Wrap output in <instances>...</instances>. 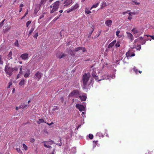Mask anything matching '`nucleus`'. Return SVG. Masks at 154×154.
<instances>
[{
	"instance_id": "nucleus-31",
	"label": "nucleus",
	"mask_w": 154,
	"mask_h": 154,
	"mask_svg": "<svg viewBox=\"0 0 154 154\" xmlns=\"http://www.w3.org/2000/svg\"><path fill=\"white\" fill-rule=\"evenodd\" d=\"M22 105L23 106V109L27 108L29 106V105L27 104H22Z\"/></svg>"
},
{
	"instance_id": "nucleus-42",
	"label": "nucleus",
	"mask_w": 154,
	"mask_h": 154,
	"mask_svg": "<svg viewBox=\"0 0 154 154\" xmlns=\"http://www.w3.org/2000/svg\"><path fill=\"white\" fill-rule=\"evenodd\" d=\"M5 20H3L0 23V27H2L3 25Z\"/></svg>"
},
{
	"instance_id": "nucleus-24",
	"label": "nucleus",
	"mask_w": 154,
	"mask_h": 154,
	"mask_svg": "<svg viewBox=\"0 0 154 154\" xmlns=\"http://www.w3.org/2000/svg\"><path fill=\"white\" fill-rule=\"evenodd\" d=\"M79 7V5L78 3H76L75 5L72 6L74 10H75Z\"/></svg>"
},
{
	"instance_id": "nucleus-39",
	"label": "nucleus",
	"mask_w": 154,
	"mask_h": 154,
	"mask_svg": "<svg viewBox=\"0 0 154 154\" xmlns=\"http://www.w3.org/2000/svg\"><path fill=\"white\" fill-rule=\"evenodd\" d=\"M133 70L134 71V72L136 73H137V72L138 71V70L136 69L135 67H134L133 68Z\"/></svg>"
},
{
	"instance_id": "nucleus-6",
	"label": "nucleus",
	"mask_w": 154,
	"mask_h": 154,
	"mask_svg": "<svg viewBox=\"0 0 154 154\" xmlns=\"http://www.w3.org/2000/svg\"><path fill=\"white\" fill-rule=\"evenodd\" d=\"M90 77V75L88 73L87 74L85 73L83 75L82 79L83 82V85L85 86L87 85Z\"/></svg>"
},
{
	"instance_id": "nucleus-34",
	"label": "nucleus",
	"mask_w": 154,
	"mask_h": 154,
	"mask_svg": "<svg viewBox=\"0 0 154 154\" xmlns=\"http://www.w3.org/2000/svg\"><path fill=\"white\" fill-rule=\"evenodd\" d=\"M82 50L83 52H85L86 51V48L83 47H80V50Z\"/></svg>"
},
{
	"instance_id": "nucleus-14",
	"label": "nucleus",
	"mask_w": 154,
	"mask_h": 154,
	"mask_svg": "<svg viewBox=\"0 0 154 154\" xmlns=\"http://www.w3.org/2000/svg\"><path fill=\"white\" fill-rule=\"evenodd\" d=\"M72 0H66L64 2V6H67L72 2Z\"/></svg>"
},
{
	"instance_id": "nucleus-10",
	"label": "nucleus",
	"mask_w": 154,
	"mask_h": 154,
	"mask_svg": "<svg viewBox=\"0 0 154 154\" xmlns=\"http://www.w3.org/2000/svg\"><path fill=\"white\" fill-rule=\"evenodd\" d=\"M127 37L130 40V41L132 42L134 39V37L132 34L130 32H126Z\"/></svg>"
},
{
	"instance_id": "nucleus-58",
	"label": "nucleus",
	"mask_w": 154,
	"mask_h": 154,
	"mask_svg": "<svg viewBox=\"0 0 154 154\" xmlns=\"http://www.w3.org/2000/svg\"><path fill=\"white\" fill-rule=\"evenodd\" d=\"M12 85V82H9V83H8V85L10 86L11 85Z\"/></svg>"
},
{
	"instance_id": "nucleus-17",
	"label": "nucleus",
	"mask_w": 154,
	"mask_h": 154,
	"mask_svg": "<svg viewBox=\"0 0 154 154\" xmlns=\"http://www.w3.org/2000/svg\"><path fill=\"white\" fill-rule=\"evenodd\" d=\"M130 3L133 5H139L140 4L139 2H137V0H133Z\"/></svg>"
},
{
	"instance_id": "nucleus-49",
	"label": "nucleus",
	"mask_w": 154,
	"mask_h": 154,
	"mask_svg": "<svg viewBox=\"0 0 154 154\" xmlns=\"http://www.w3.org/2000/svg\"><path fill=\"white\" fill-rule=\"evenodd\" d=\"M22 66H21V68H20V71L19 72V74H21L22 73Z\"/></svg>"
},
{
	"instance_id": "nucleus-5",
	"label": "nucleus",
	"mask_w": 154,
	"mask_h": 154,
	"mask_svg": "<svg viewBox=\"0 0 154 154\" xmlns=\"http://www.w3.org/2000/svg\"><path fill=\"white\" fill-rule=\"evenodd\" d=\"M83 104H76L75 105V107L79 110L82 112L83 111H86V104L85 103H83Z\"/></svg>"
},
{
	"instance_id": "nucleus-15",
	"label": "nucleus",
	"mask_w": 154,
	"mask_h": 154,
	"mask_svg": "<svg viewBox=\"0 0 154 154\" xmlns=\"http://www.w3.org/2000/svg\"><path fill=\"white\" fill-rule=\"evenodd\" d=\"M112 23V21L110 20H106L105 22V24L108 27H110Z\"/></svg>"
},
{
	"instance_id": "nucleus-51",
	"label": "nucleus",
	"mask_w": 154,
	"mask_h": 154,
	"mask_svg": "<svg viewBox=\"0 0 154 154\" xmlns=\"http://www.w3.org/2000/svg\"><path fill=\"white\" fill-rule=\"evenodd\" d=\"M128 12H129L128 13V14H129V15L130 16H131V14H133L134 15H135V14L134 13L131 12H130L129 11Z\"/></svg>"
},
{
	"instance_id": "nucleus-29",
	"label": "nucleus",
	"mask_w": 154,
	"mask_h": 154,
	"mask_svg": "<svg viewBox=\"0 0 154 154\" xmlns=\"http://www.w3.org/2000/svg\"><path fill=\"white\" fill-rule=\"evenodd\" d=\"M140 43L142 44V45H143V44H144L146 42V40H145V39H143V40H141L140 41Z\"/></svg>"
},
{
	"instance_id": "nucleus-1",
	"label": "nucleus",
	"mask_w": 154,
	"mask_h": 154,
	"mask_svg": "<svg viewBox=\"0 0 154 154\" xmlns=\"http://www.w3.org/2000/svg\"><path fill=\"white\" fill-rule=\"evenodd\" d=\"M18 70V69L17 67L12 68L11 66H10L9 64L6 65L5 68V72L7 75H8L9 77L12 75L13 72H15Z\"/></svg>"
},
{
	"instance_id": "nucleus-33",
	"label": "nucleus",
	"mask_w": 154,
	"mask_h": 154,
	"mask_svg": "<svg viewBox=\"0 0 154 154\" xmlns=\"http://www.w3.org/2000/svg\"><path fill=\"white\" fill-rule=\"evenodd\" d=\"M126 56L128 57L129 56H131V57H133L135 55L134 54H133L131 55H129V53L127 52L126 54Z\"/></svg>"
},
{
	"instance_id": "nucleus-46",
	"label": "nucleus",
	"mask_w": 154,
	"mask_h": 154,
	"mask_svg": "<svg viewBox=\"0 0 154 154\" xmlns=\"http://www.w3.org/2000/svg\"><path fill=\"white\" fill-rule=\"evenodd\" d=\"M3 64V61L2 60V57L0 56V65Z\"/></svg>"
},
{
	"instance_id": "nucleus-4",
	"label": "nucleus",
	"mask_w": 154,
	"mask_h": 154,
	"mask_svg": "<svg viewBox=\"0 0 154 154\" xmlns=\"http://www.w3.org/2000/svg\"><path fill=\"white\" fill-rule=\"evenodd\" d=\"M91 75L92 77L94 78L96 81H100L103 79H109V78L108 76L106 77V76L104 75L101 77L99 79L98 76L97 75L96 73L94 72H92L91 73Z\"/></svg>"
},
{
	"instance_id": "nucleus-21",
	"label": "nucleus",
	"mask_w": 154,
	"mask_h": 154,
	"mask_svg": "<svg viewBox=\"0 0 154 154\" xmlns=\"http://www.w3.org/2000/svg\"><path fill=\"white\" fill-rule=\"evenodd\" d=\"M25 80L24 79H23L19 83V85L20 86L24 85L25 84Z\"/></svg>"
},
{
	"instance_id": "nucleus-40",
	"label": "nucleus",
	"mask_w": 154,
	"mask_h": 154,
	"mask_svg": "<svg viewBox=\"0 0 154 154\" xmlns=\"http://www.w3.org/2000/svg\"><path fill=\"white\" fill-rule=\"evenodd\" d=\"M115 44L116 47H118L120 46V45L119 42H117V43H116Z\"/></svg>"
},
{
	"instance_id": "nucleus-54",
	"label": "nucleus",
	"mask_w": 154,
	"mask_h": 154,
	"mask_svg": "<svg viewBox=\"0 0 154 154\" xmlns=\"http://www.w3.org/2000/svg\"><path fill=\"white\" fill-rule=\"evenodd\" d=\"M85 113L84 112H82V116L83 117H85Z\"/></svg>"
},
{
	"instance_id": "nucleus-45",
	"label": "nucleus",
	"mask_w": 154,
	"mask_h": 154,
	"mask_svg": "<svg viewBox=\"0 0 154 154\" xmlns=\"http://www.w3.org/2000/svg\"><path fill=\"white\" fill-rule=\"evenodd\" d=\"M85 11V13L88 14H89L90 13H91V11L90 10H86Z\"/></svg>"
},
{
	"instance_id": "nucleus-13",
	"label": "nucleus",
	"mask_w": 154,
	"mask_h": 154,
	"mask_svg": "<svg viewBox=\"0 0 154 154\" xmlns=\"http://www.w3.org/2000/svg\"><path fill=\"white\" fill-rule=\"evenodd\" d=\"M79 97L81 101H85L86 99L87 98V95L85 94H84L82 95V96L81 95V94L80 95V96H79Z\"/></svg>"
},
{
	"instance_id": "nucleus-25",
	"label": "nucleus",
	"mask_w": 154,
	"mask_h": 154,
	"mask_svg": "<svg viewBox=\"0 0 154 154\" xmlns=\"http://www.w3.org/2000/svg\"><path fill=\"white\" fill-rule=\"evenodd\" d=\"M47 0H41L39 5H44Z\"/></svg>"
},
{
	"instance_id": "nucleus-3",
	"label": "nucleus",
	"mask_w": 154,
	"mask_h": 154,
	"mask_svg": "<svg viewBox=\"0 0 154 154\" xmlns=\"http://www.w3.org/2000/svg\"><path fill=\"white\" fill-rule=\"evenodd\" d=\"M91 75L92 77L94 78L96 81H100L103 79H109V78L108 76L106 77V76L104 75L101 77L99 79L98 76L97 75L96 73L94 72H92L91 73Z\"/></svg>"
},
{
	"instance_id": "nucleus-7",
	"label": "nucleus",
	"mask_w": 154,
	"mask_h": 154,
	"mask_svg": "<svg viewBox=\"0 0 154 154\" xmlns=\"http://www.w3.org/2000/svg\"><path fill=\"white\" fill-rule=\"evenodd\" d=\"M80 91L77 90H75L70 93L69 96L78 98L79 96H80Z\"/></svg>"
},
{
	"instance_id": "nucleus-48",
	"label": "nucleus",
	"mask_w": 154,
	"mask_h": 154,
	"mask_svg": "<svg viewBox=\"0 0 154 154\" xmlns=\"http://www.w3.org/2000/svg\"><path fill=\"white\" fill-rule=\"evenodd\" d=\"M146 36L147 37H148V36L150 37L152 39H154V35L152 36V35H146Z\"/></svg>"
},
{
	"instance_id": "nucleus-18",
	"label": "nucleus",
	"mask_w": 154,
	"mask_h": 154,
	"mask_svg": "<svg viewBox=\"0 0 154 154\" xmlns=\"http://www.w3.org/2000/svg\"><path fill=\"white\" fill-rule=\"evenodd\" d=\"M30 74V71L29 70H28L26 72L25 74H24V76L25 78H27L29 77Z\"/></svg>"
},
{
	"instance_id": "nucleus-52",
	"label": "nucleus",
	"mask_w": 154,
	"mask_h": 154,
	"mask_svg": "<svg viewBox=\"0 0 154 154\" xmlns=\"http://www.w3.org/2000/svg\"><path fill=\"white\" fill-rule=\"evenodd\" d=\"M16 150L18 152H22L20 150V149L19 148H17Z\"/></svg>"
},
{
	"instance_id": "nucleus-44",
	"label": "nucleus",
	"mask_w": 154,
	"mask_h": 154,
	"mask_svg": "<svg viewBox=\"0 0 154 154\" xmlns=\"http://www.w3.org/2000/svg\"><path fill=\"white\" fill-rule=\"evenodd\" d=\"M44 146L45 147H46L47 148H51V147L50 146V145H48L46 144H45L44 145Z\"/></svg>"
},
{
	"instance_id": "nucleus-57",
	"label": "nucleus",
	"mask_w": 154,
	"mask_h": 154,
	"mask_svg": "<svg viewBox=\"0 0 154 154\" xmlns=\"http://www.w3.org/2000/svg\"><path fill=\"white\" fill-rule=\"evenodd\" d=\"M46 123L48 125H52V124H53V122H51V123L50 124H49L48 123Z\"/></svg>"
},
{
	"instance_id": "nucleus-37",
	"label": "nucleus",
	"mask_w": 154,
	"mask_h": 154,
	"mask_svg": "<svg viewBox=\"0 0 154 154\" xmlns=\"http://www.w3.org/2000/svg\"><path fill=\"white\" fill-rule=\"evenodd\" d=\"M23 148L25 149V150H26L27 149V146L25 144H23Z\"/></svg>"
},
{
	"instance_id": "nucleus-62",
	"label": "nucleus",
	"mask_w": 154,
	"mask_h": 154,
	"mask_svg": "<svg viewBox=\"0 0 154 154\" xmlns=\"http://www.w3.org/2000/svg\"><path fill=\"white\" fill-rule=\"evenodd\" d=\"M93 142L95 144H96L97 143V141H93Z\"/></svg>"
},
{
	"instance_id": "nucleus-8",
	"label": "nucleus",
	"mask_w": 154,
	"mask_h": 154,
	"mask_svg": "<svg viewBox=\"0 0 154 154\" xmlns=\"http://www.w3.org/2000/svg\"><path fill=\"white\" fill-rule=\"evenodd\" d=\"M134 36L136 38L138 37L141 35L142 32L137 30L135 28H133L131 30Z\"/></svg>"
},
{
	"instance_id": "nucleus-27",
	"label": "nucleus",
	"mask_w": 154,
	"mask_h": 154,
	"mask_svg": "<svg viewBox=\"0 0 154 154\" xmlns=\"http://www.w3.org/2000/svg\"><path fill=\"white\" fill-rule=\"evenodd\" d=\"M34 29V27H31L30 30L29 31L28 36L30 35L31 34V33L33 31Z\"/></svg>"
},
{
	"instance_id": "nucleus-16",
	"label": "nucleus",
	"mask_w": 154,
	"mask_h": 154,
	"mask_svg": "<svg viewBox=\"0 0 154 154\" xmlns=\"http://www.w3.org/2000/svg\"><path fill=\"white\" fill-rule=\"evenodd\" d=\"M116 40H115L113 41L112 42H111L109 45L108 46V48H112L113 46L114 45V44L116 43Z\"/></svg>"
},
{
	"instance_id": "nucleus-63",
	"label": "nucleus",
	"mask_w": 154,
	"mask_h": 154,
	"mask_svg": "<svg viewBox=\"0 0 154 154\" xmlns=\"http://www.w3.org/2000/svg\"><path fill=\"white\" fill-rule=\"evenodd\" d=\"M20 74H19L18 75H17V79H18L19 78V75Z\"/></svg>"
},
{
	"instance_id": "nucleus-61",
	"label": "nucleus",
	"mask_w": 154,
	"mask_h": 154,
	"mask_svg": "<svg viewBox=\"0 0 154 154\" xmlns=\"http://www.w3.org/2000/svg\"><path fill=\"white\" fill-rule=\"evenodd\" d=\"M23 6V4H20V8H22V7Z\"/></svg>"
},
{
	"instance_id": "nucleus-22",
	"label": "nucleus",
	"mask_w": 154,
	"mask_h": 154,
	"mask_svg": "<svg viewBox=\"0 0 154 154\" xmlns=\"http://www.w3.org/2000/svg\"><path fill=\"white\" fill-rule=\"evenodd\" d=\"M96 136H98L99 137L101 138V137H103V134L100 132H98L96 134Z\"/></svg>"
},
{
	"instance_id": "nucleus-41",
	"label": "nucleus",
	"mask_w": 154,
	"mask_h": 154,
	"mask_svg": "<svg viewBox=\"0 0 154 154\" xmlns=\"http://www.w3.org/2000/svg\"><path fill=\"white\" fill-rule=\"evenodd\" d=\"M88 137L89 138L91 139H92L93 138V135L92 134H89Z\"/></svg>"
},
{
	"instance_id": "nucleus-64",
	"label": "nucleus",
	"mask_w": 154,
	"mask_h": 154,
	"mask_svg": "<svg viewBox=\"0 0 154 154\" xmlns=\"http://www.w3.org/2000/svg\"><path fill=\"white\" fill-rule=\"evenodd\" d=\"M22 8H20V10H19V12L20 13V12L21 11H22Z\"/></svg>"
},
{
	"instance_id": "nucleus-43",
	"label": "nucleus",
	"mask_w": 154,
	"mask_h": 154,
	"mask_svg": "<svg viewBox=\"0 0 154 154\" xmlns=\"http://www.w3.org/2000/svg\"><path fill=\"white\" fill-rule=\"evenodd\" d=\"M38 36V32L36 33H35V34L34 35L33 37L34 38H37V37Z\"/></svg>"
},
{
	"instance_id": "nucleus-47",
	"label": "nucleus",
	"mask_w": 154,
	"mask_h": 154,
	"mask_svg": "<svg viewBox=\"0 0 154 154\" xmlns=\"http://www.w3.org/2000/svg\"><path fill=\"white\" fill-rule=\"evenodd\" d=\"M61 15V14H60V16L59 17H56L54 20H53V21H56V20H57L58 19H59L60 16Z\"/></svg>"
},
{
	"instance_id": "nucleus-2",
	"label": "nucleus",
	"mask_w": 154,
	"mask_h": 154,
	"mask_svg": "<svg viewBox=\"0 0 154 154\" xmlns=\"http://www.w3.org/2000/svg\"><path fill=\"white\" fill-rule=\"evenodd\" d=\"M60 1H58L51 4L50 6V13H53L58 10L59 8Z\"/></svg>"
},
{
	"instance_id": "nucleus-60",
	"label": "nucleus",
	"mask_w": 154,
	"mask_h": 154,
	"mask_svg": "<svg viewBox=\"0 0 154 154\" xmlns=\"http://www.w3.org/2000/svg\"><path fill=\"white\" fill-rule=\"evenodd\" d=\"M128 12H129V11H127L126 12H124L123 13V15H125L126 13Z\"/></svg>"
},
{
	"instance_id": "nucleus-50",
	"label": "nucleus",
	"mask_w": 154,
	"mask_h": 154,
	"mask_svg": "<svg viewBox=\"0 0 154 154\" xmlns=\"http://www.w3.org/2000/svg\"><path fill=\"white\" fill-rule=\"evenodd\" d=\"M35 141V139L33 138H31V139L30 140V142L32 143L34 142Z\"/></svg>"
},
{
	"instance_id": "nucleus-19",
	"label": "nucleus",
	"mask_w": 154,
	"mask_h": 154,
	"mask_svg": "<svg viewBox=\"0 0 154 154\" xmlns=\"http://www.w3.org/2000/svg\"><path fill=\"white\" fill-rule=\"evenodd\" d=\"M143 38L142 36H140V37L137 38V39H135L134 41V42L136 43L137 42L140 41L141 40H143Z\"/></svg>"
},
{
	"instance_id": "nucleus-11",
	"label": "nucleus",
	"mask_w": 154,
	"mask_h": 154,
	"mask_svg": "<svg viewBox=\"0 0 154 154\" xmlns=\"http://www.w3.org/2000/svg\"><path fill=\"white\" fill-rule=\"evenodd\" d=\"M42 73L39 72L38 71L36 72L35 75V77L36 79L38 80H39L41 77H42Z\"/></svg>"
},
{
	"instance_id": "nucleus-32",
	"label": "nucleus",
	"mask_w": 154,
	"mask_h": 154,
	"mask_svg": "<svg viewBox=\"0 0 154 154\" xmlns=\"http://www.w3.org/2000/svg\"><path fill=\"white\" fill-rule=\"evenodd\" d=\"M14 45L17 47H19V45L18 44V41L17 40H16V41L14 42Z\"/></svg>"
},
{
	"instance_id": "nucleus-26",
	"label": "nucleus",
	"mask_w": 154,
	"mask_h": 154,
	"mask_svg": "<svg viewBox=\"0 0 154 154\" xmlns=\"http://www.w3.org/2000/svg\"><path fill=\"white\" fill-rule=\"evenodd\" d=\"M91 32H89V35L90 36L93 32L94 30V27L93 25H92L91 27Z\"/></svg>"
},
{
	"instance_id": "nucleus-12",
	"label": "nucleus",
	"mask_w": 154,
	"mask_h": 154,
	"mask_svg": "<svg viewBox=\"0 0 154 154\" xmlns=\"http://www.w3.org/2000/svg\"><path fill=\"white\" fill-rule=\"evenodd\" d=\"M29 54L27 53H24L22 54L20 56V57L22 59V60H25L28 59Z\"/></svg>"
},
{
	"instance_id": "nucleus-9",
	"label": "nucleus",
	"mask_w": 154,
	"mask_h": 154,
	"mask_svg": "<svg viewBox=\"0 0 154 154\" xmlns=\"http://www.w3.org/2000/svg\"><path fill=\"white\" fill-rule=\"evenodd\" d=\"M66 56V54L60 52L57 53L56 54L57 57L59 59H61L65 57Z\"/></svg>"
},
{
	"instance_id": "nucleus-55",
	"label": "nucleus",
	"mask_w": 154,
	"mask_h": 154,
	"mask_svg": "<svg viewBox=\"0 0 154 154\" xmlns=\"http://www.w3.org/2000/svg\"><path fill=\"white\" fill-rule=\"evenodd\" d=\"M138 48H137V50H140L141 49V47L140 45H139L138 47Z\"/></svg>"
},
{
	"instance_id": "nucleus-38",
	"label": "nucleus",
	"mask_w": 154,
	"mask_h": 154,
	"mask_svg": "<svg viewBox=\"0 0 154 154\" xmlns=\"http://www.w3.org/2000/svg\"><path fill=\"white\" fill-rule=\"evenodd\" d=\"M73 10H74L72 7L69 10H68L67 12L68 13H69Z\"/></svg>"
},
{
	"instance_id": "nucleus-28",
	"label": "nucleus",
	"mask_w": 154,
	"mask_h": 154,
	"mask_svg": "<svg viewBox=\"0 0 154 154\" xmlns=\"http://www.w3.org/2000/svg\"><path fill=\"white\" fill-rule=\"evenodd\" d=\"M99 2L97 3L96 4L94 5H92L91 8L90 9L91 10L92 8H96L98 5L99 4Z\"/></svg>"
},
{
	"instance_id": "nucleus-36",
	"label": "nucleus",
	"mask_w": 154,
	"mask_h": 154,
	"mask_svg": "<svg viewBox=\"0 0 154 154\" xmlns=\"http://www.w3.org/2000/svg\"><path fill=\"white\" fill-rule=\"evenodd\" d=\"M79 50H80V47H78L75 48L74 49V51L75 52H77Z\"/></svg>"
},
{
	"instance_id": "nucleus-59",
	"label": "nucleus",
	"mask_w": 154,
	"mask_h": 154,
	"mask_svg": "<svg viewBox=\"0 0 154 154\" xmlns=\"http://www.w3.org/2000/svg\"><path fill=\"white\" fill-rule=\"evenodd\" d=\"M18 108H19V109H21V108L23 109V106L22 105V104L20 106H19L18 107Z\"/></svg>"
},
{
	"instance_id": "nucleus-20",
	"label": "nucleus",
	"mask_w": 154,
	"mask_h": 154,
	"mask_svg": "<svg viewBox=\"0 0 154 154\" xmlns=\"http://www.w3.org/2000/svg\"><path fill=\"white\" fill-rule=\"evenodd\" d=\"M8 59L10 60L12 59V52L11 51H10L8 55Z\"/></svg>"
},
{
	"instance_id": "nucleus-23",
	"label": "nucleus",
	"mask_w": 154,
	"mask_h": 154,
	"mask_svg": "<svg viewBox=\"0 0 154 154\" xmlns=\"http://www.w3.org/2000/svg\"><path fill=\"white\" fill-rule=\"evenodd\" d=\"M37 122L38 124H40L42 122H45L46 123V122H45L44 120L42 119H39L37 121Z\"/></svg>"
},
{
	"instance_id": "nucleus-30",
	"label": "nucleus",
	"mask_w": 154,
	"mask_h": 154,
	"mask_svg": "<svg viewBox=\"0 0 154 154\" xmlns=\"http://www.w3.org/2000/svg\"><path fill=\"white\" fill-rule=\"evenodd\" d=\"M120 32V31L119 30H117L116 31V36H117L118 37H121V36H120L119 35V34Z\"/></svg>"
},
{
	"instance_id": "nucleus-56",
	"label": "nucleus",
	"mask_w": 154,
	"mask_h": 154,
	"mask_svg": "<svg viewBox=\"0 0 154 154\" xmlns=\"http://www.w3.org/2000/svg\"><path fill=\"white\" fill-rule=\"evenodd\" d=\"M48 142H51L52 143H54V141L51 140V139H50L48 140Z\"/></svg>"
},
{
	"instance_id": "nucleus-35",
	"label": "nucleus",
	"mask_w": 154,
	"mask_h": 154,
	"mask_svg": "<svg viewBox=\"0 0 154 154\" xmlns=\"http://www.w3.org/2000/svg\"><path fill=\"white\" fill-rule=\"evenodd\" d=\"M31 23V21H30V20L27 21L26 23V27H28V26H29V25H30V24Z\"/></svg>"
},
{
	"instance_id": "nucleus-53",
	"label": "nucleus",
	"mask_w": 154,
	"mask_h": 154,
	"mask_svg": "<svg viewBox=\"0 0 154 154\" xmlns=\"http://www.w3.org/2000/svg\"><path fill=\"white\" fill-rule=\"evenodd\" d=\"M10 29V27H7L6 29L5 30V32H6L8 30Z\"/></svg>"
}]
</instances>
